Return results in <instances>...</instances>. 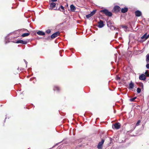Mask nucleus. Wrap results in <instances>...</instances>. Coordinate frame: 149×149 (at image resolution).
I'll return each mask as SVG.
<instances>
[{"mask_svg":"<svg viewBox=\"0 0 149 149\" xmlns=\"http://www.w3.org/2000/svg\"><path fill=\"white\" fill-rule=\"evenodd\" d=\"M100 12L102 13L103 14H104L106 16L109 17H111L112 15L111 12L109 11L108 10L105 9L100 10Z\"/></svg>","mask_w":149,"mask_h":149,"instance_id":"nucleus-1","label":"nucleus"},{"mask_svg":"<svg viewBox=\"0 0 149 149\" xmlns=\"http://www.w3.org/2000/svg\"><path fill=\"white\" fill-rule=\"evenodd\" d=\"M120 127L121 125L119 123H117L112 125V127L114 129H119L120 128Z\"/></svg>","mask_w":149,"mask_h":149,"instance_id":"nucleus-2","label":"nucleus"},{"mask_svg":"<svg viewBox=\"0 0 149 149\" xmlns=\"http://www.w3.org/2000/svg\"><path fill=\"white\" fill-rule=\"evenodd\" d=\"M104 141V140L103 139L99 143L97 146V148L98 149H102Z\"/></svg>","mask_w":149,"mask_h":149,"instance_id":"nucleus-3","label":"nucleus"},{"mask_svg":"<svg viewBox=\"0 0 149 149\" xmlns=\"http://www.w3.org/2000/svg\"><path fill=\"white\" fill-rule=\"evenodd\" d=\"M113 10L114 12L117 13L120 11V8L118 6H115L114 7Z\"/></svg>","mask_w":149,"mask_h":149,"instance_id":"nucleus-4","label":"nucleus"},{"mask_svg":"<svg viewBox=\"0 0 149 149\" xmlns=\"http://www.w3.org/2000/svg\"><path fill=\"white\" fill-rule=\"evenodd\" d=\"M60 34V32L59 31H57L55 33H54L53 34H52L51 36V38L52 39H53L56 37L57 36H58Z\"/></svg>","mask_w":149,"mask_h":149,"instance_id":"nucleus-5","label":"nucleus"},{"mask_svg":"<svg viewBox=\"0 0 149 149\" xmlns=\"http://www.w3.org/2000/svg\"><path fill=\"white\" fill-rule=\"evenodd\" d=\"M98 27L99 28H102L104 26V22L102 20H100V21L98 22Z\"/></svg>","mask_w":149,"mask_h":149,"instance_id":"nucleus-6","label":"nucleus"},{"mask_svg":"<svg viewBox=\"0 0 149 149\" xmlns=\"http://www.w3.org/2000/svg\"><path fill=\"white\" fill-rule=\"evenodd\" d=\"M17 43H21L24 44H27V42L26 41H24L22 40H18L16 41V42Z\"/></svg>","mask_w":149,"mask_h":149,"instance_id":"nucleus-7","label":"nucleus"},{"mask_svg":"<svg viewBox=\"0 0 149 149\" xmlns=\"http://www.w3.org/2000/svg\"><path fill=\"white\" fill-rule=\"evenodd\" d=\"M139 79L142 80H144L146 79V76L143 74H141L139 77Z\"/></svg>","mask_w":149,"mask_h":149,"instance_id":"nucleus-8","label":"nucleus"},{"mask_svg":"<svg viewBox=\"0 0 149 149\" xmlns=\"http://www.w3.org/2000/svg\"><path fill=\"white\" fill-rule=\"evenodd\" d=\"M135 14L137 17H140L141 15V12L139 10H136L135 12Z\"/></svg>","mask_w":149,"mask_h":149,"instance_id":"nucleus-9","label":"nucleus"},{"mask_svg":"<svg viewBox=\"0 0 149 149\" xmlns=\"http://www.w3.org/2000/svg\"><path fill=\"white\" fill-rule=\"evenodd\" d=\"M53 89L54 91H56L57 92H59L61 90V88L58 86H55L54 87Z\"/></svg>","mask_w":149,"mask_h":149,"instance_id":"nucleus-10","label":"nucleus"},{"mask_svg":"<svg viewBox=\"0 0 149 149\" xmlns=\"http://www.w3.org/2000/svg\"><path fill=\"white\" fill-rule=\"evenodd\" d=\"M56 4L55 3L52 2L50 4V10H52L56 6Z\"/></svg>","mask_w":149,"mask_h":149,"instance_id":"nucleus-11","label":"nucleus"},{"mask_svg":"<svg viewBox=\"0 0 149 149\" xmlns=\"http://www.w3.org/2000/svg\"><path fill=\"white\" fill-rule=\"evenodd\" d=\"M70 8L71 11L72 12H74L76 9L74 6L73 4L70 6Z\"/></svg>","mask_w":149,"mask_h":149,"instance_id":"nucleus-12","label":"nucleus"},{"mask_svg":"<svg viewBox=\"0 0 149 149\" xmlns=\"http://www.w3.org/2000/svg\"><path fill=\"white\" fill-rule=\"evenodd\" d=\"M56 10H60L61 11H62V12L64 10V7H63L62 5H61L59 8H57V7H56Z\"/></svg>","mask_w":149,"mask_h":149,"instance_id":"nucleus-13","label":"nucleus"},{"mask_svg":"<svg viewBox=\"0 0 149 149\" xmlns=\"http://www.w3.org/2000/svg\"><path fill=\"white\" fill-rule=\"evenodd\" d=\"M37 34L40 36H43L45 34V32H43L42 31H39L37 32Z\"/></svg>","mask_w":149,"mask_h":149,"instance_id":"nucleus-14","label":"nucleus"},{"mask_svg":"<svg viewBox=\"0 0 149 149\" xmlns=\"http://www.w3.org/2000/svg\"><path fill=\"white\" fill-rule=\"evenodd\" d=\"M128 9L127 8H125L122 9L121 11V12L123 13H125L128 11Z\"/></svg>","mask_w":149,"mask_h":149,"instance_id":"nucleus-15","label":"nucleus"},{"mask_svg":"<svg viewBox=\"0 0 149 149\" xmlns=\"http://www.w3.org/2000/svg\"><path fill=\"white\" fill-rule=\"evenodd\" d=\"M134 83L132 81H131V82L129 84V88L130 89L133 88L134 86Z\"/></svg>","mask_w":149,"mask_h":149,"instance_id":"nucleus-16","label":"nucleus"},{"mask_svg":"<svg viewBox=\"0 0 149 149\" xmlns=\"http://www.w3.org/2000/svg\"><path fill=\"white\" fill-rule=\"evenodd\" d=\"M30 34V33H24L21 36L22 37H25L28 36Z\"/></svg>","mask_w":149,"mask_h":149,"instance_id":"nucleus-17","label":"nucleus"},{"mask_svg":"<svg viewBox=\"0 0 149 149\" xmlns=\"http://www.w3.org/2000/svg\"><path fill=\"white\" fill-rule=\"evenodd\" d=\"M147 35V33H145L143 36H142L141 38V39H143L145 38V40H146L147 39H146V37Z\"/></svg>","mask_w":149,"mask_h":149,"instance_id":"nucleus-18","label":"nucleus"},{"mask_svg":"<svg viewBox=\"0 0 149 149\" xmlns=\"http://www.w3.org/2000/svg\"><path fill=\"white\" fill-rule=\"evenodd\" d=\"M96 11V10H93L92 12H91L90 13L93 16L95 14Z\"/></svg>","mask_w":149,"mask_h":149,"instance_id":"nucleus-19","label":"nucleus"},{"mask_svg":"<svg viewBox=\"0 0 149 149\" xmlns=\"http://www.w3.org/2000/svg\"><path fill=\"white\" fill-rule=\"evenodd\" d=\"M136 97H135L132 98H130V99L129 100L130 102H133L134 101L135 99H136Z\"/></svg>","mask_w":149,"mask_h":149,"instance_id":"nucleus-20","label":"nucleus"},{"mask_svg":"<svg viewBox=\"0 0 149 149\" xmlns=\"http://www.w3.org/2000/svg\"><path fill=\"white\" fill-rule=\"evenodd\" d=\"M146 61L147 62H149V54H148L146 56Z\"/></svg>","mask_w":149,"mask_h":149,"instance_id":"nucleus-21","label":"nucleus"},{"mask_svg":"<svg viewBox=\"0 0 149 149\" xmlns=\"http://www.w3.org/2000/svg\"><path fill=\"white\" fill-rule=\"evenodd\" d=\"M92 15L90 13V14L86 15V17L88 19L89 18L91 17Z\"/></svg>","mask_w":149,"mask_h":149,"instance_id":"nucleus-22","label":"nucleus"},{"mask_svg":"<svg viewBox=\"0 0 149 149\" xmlns=\"http://www.w3.org/2000/svg\"><path fill=\"white\" fill-rule=\"evenodd\" d=\"M137 92L138 93H139L141 92V89L140 88H138L137 89Z\"/></svg>","mask_w":149,"mask_h":149,"instance_id":"nucleus-23","label":"nucleus"},{"mask_svg":"<svg viewBox=\"0 0 149 149\" xmlns=\"http://www.w3.org/2000/svg\"><path fill=\"white\" fill-rule=\"evenodd\" d=\"M141 123V120H139L136 124V126H137L139 125L140 123Z\"/></svg>","mask_w":149,"mask_h":149,"instance_id":"nucleus-24","label":"nucleus"},{"mask_svg":"<svg viewBox=\"0 0 149 149\" xmlns=\"http://www.w3.org/2000/svg\"><path fill=\"white\" fill-rule=\"evenodd\" d=\"M122 28L124 29H127V26L124 25H122L121 26Z\"/></svg>","mask_w":149,"mask_h":149,"instance_id":"nucleus-25","label":"nucleus"},{"mask_svg":"<svg viewBox=\"0 0 149 149\" xmlns=\"http://www.w3.org/2000/svg\"><path fill=\"white\" fill-rule=\"evenodd\" d=\"M51 32V31L50 29H47L46 31V32L47 33L49 34Z\"/></svg>","mask_w":149,"mask_h":149,"instance_id":"nucleus-26","label":"nucleus"},{"mask_svg":"<svg viewBox=\"0 0 149 149\" xmlns=\"http://www.w3.org/2000/svg\"><path fill=\"white\" fill-rule=\"evenodd\" d=\"M148 70H146L145 72V74L146 75L147 77H149V74L148 73Z\"/></svg>","mask_w":149,"mask_h":149,"instance_id":"nucleus-27","label":"nucleus"},{"mask_svg":"<svg viewBox=\"0 0 149 149\" xmlns=\"http://www.w3.org/2000/svg\"><path fill=\"white\" fill-rule=\"evenodd\" d=\"M65 99H66V97H65L64 96H63L62 97V99L63 100H65Z\"/></svg>","mask_w":149,"mask_h":149,"instance_id":"nucleus-28","label":"nucleus"},{"mask_svg":"<svg viewBox=\"0 0 149 149\" xmlns=\"http://www.w3.org/2000/svg\"><path fill=\"white\" fill-rule=\"evenodd\" d=\"M146 66L148 69H149V64H147L146 65Z\"/></svg>","mask_w":149,"mask_h":149,"instance_id":"nucleus-29","label":"nucleus"},{"mask_svg":"<svg viewBox=\"0 0 149 149\" xmlns=\"http://www.w3.org/2000/svg\"><path fill=\"white\" fill-rule=\"evenodd\" d=\"M51 1L52 2H55L57 1V0H51Z\"/></svg>","mask_w":149,"mask_h":149,"instance_id":"nucleus-30","label":"nucleus"},{"mask_svg":"<svg viewBox=\"0 0 149 149\" xmlns=\"http://www.w3.org/2000/svg\"><path fill=\"white\" fill-rule=\"evenodd\" d=\"M149 37V34L147 36V37H146V39H148V38Z\"/></svg>","mask_w":149,"mask_h":149,"instance_id":"nucleus-31","label":"nucleus"},{"mask_svg":"<svg viewBox=\"0 0 149 149\" xmlns=\"http://www.w3.org/2000/svg\"><path fill=\"white\" fill-rule=\"evenodd\" d=\"M84 0V1L86 2V1H90V0Z\"/></svg>","mask_w":149,"mask_h":149,"instance_id":"nucleus-32","label":"nucleus"},{"mask_svg":"<svg viewBox=\"0 0 149 149\" xmlns=\"http://www.w3.org/2000/svg\"><path fill=\"white\" fill-rule=\"evenodd\" d=\"M118 79H120V78L119 77H118Z\"/></svg>","mask_w":149,"mask_h":149,"instance_id":"nucleus-33","label":"nucleus"},{"mask_svg":"<svg viewBox=\"0 0 149 149\" xmlns=\"http://www.w3.org/2000/svg\"><path fill=\"white\" fill-rule=\"evenodd\" d=\"M131 126H133H133H134V125H131Z\"/></svg>","mask_w":149,"mask_h":149,"instance_id":"nucleus-34","label":"nucleus"},{"mask_svg":"<svg viewBox=\"0 0 149 149\" xmlns=\"http://www.w3.org/2000/svg\"><path fill=\"white\" fill-rule=\"evenodd\" d=\"M142 87H143V84H142Z\"/></svg>","mask_w":149,"mask_h":149,"instance_id":"nucleus-35","label":"nucleus"}]
</instances>
